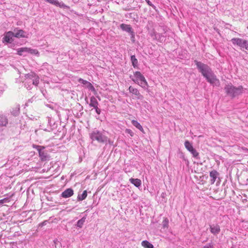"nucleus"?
I'll return each instance as SVG.
<instances>
[{"label": "nucleus", "mask_w": 248, "mask_h": 248, "mask_svg": "<svg viewBox=\"0 0 248 248\" xmlns=\"http://www.w3.org/2000/svg\"><path fill=\"white\" fill-rule=\"evenodd\" d=\"M220 227L218 225L210 226V231L214 234H217L220 232Z\"/></svg>", "instance_id": "nucleus-17"}, {"label": "nucleus", "mask_w": 248, "mask_h": 248, "mask_svg": "<svg viewBox=\"0 0 248 248\" xmlns=\"http://www.w3.org/2000/svg\"><path fill=\"white\" fill-rule=\"evenodd\" d=\"M14 194H13L10 196V197H12L14 196Z\"/></svg>", "instance_id": "nucleus-38"}, {"label": "nucleus", "mask_w": 248, "mask_h": 248, "mask_svg": "<svg viewBox=\"0 0 248 248\" xmlns=\"http://www.w3.org/2000/svg\"><path fill=\"white\" fill-rule=\"evenodd\" d=\"M39 83V80L37 78H34L33 80H25L24 81V84L25 87L28 90H30L32 89V85L37 86Z\"/></svg>", "instance_id": "nucleus-6"}, {"label": "nucleus", "mask_w": 248, "mask_h": 248, "mask_svg": "<svg viewBox=\"0 0 248 248\" xmlns=\"http://www.w3.org/2000/svg\"><path fill=\"white\" fill-rule=\"evenodd\" d=\"M87 88L90 90H91L92 91H95V89H94V87L93 86V85L90 82H89L88 83V84L87 85Z\"/></svg>", "instance_id": "nucleus-31"}, {"label": "nucleus", "mask_w": 248, "mask_h": 248, "mask_svg": "<svg viewBox=\"0 0 248 248\" xmlns=\"http://www.w3.org/2000/svg\"><path fill=\"white\" fill-rule=\"evenodd\" d=\"M87 197V190H84L81 195H78L77 199L78 201H81L85 199Z\"/></svg>", "instance_id": "nucleus-25"}, {"label": "nucleus", "mask_w": 248, "mask_h": 248, "mask_svg": "<svg viewBox=\"0 0 248 248\" xmlns=\"http://www.w3.org/2000/svg\"><path fill=\"white\" fill-rule=\"evenodd\" d=\"M78 81H79V82H80L83 84H84V85H88V83H89V82H88V81L84 80L82 78H79L78 79Z\"/></svg>", "instance_id": "nucleus-32"}, {"label": "nucleus", "mask_w": 248, "mask_h": 248, "mask_svg": "<svg viewBox=\"0 0 248 248\" xmlns=\"http://www.w3.org/2000/svg\"><path fill=\"white\" fill-rule=\"evenodd\" d=\"M185 146L186 149L189 151L194 157H197L199 155V153L193 148L192 144L188 141H186L185 143Z\"/></svg>", "instance_id": "nucleus-8"}, {"label": "nucleus", "mask_w": 248, "mask_h": 248, "mask_svg": "<svg viewBox=\"0 0 248 248\" xmlns=\"http://www.w3.org/2000/svg\"><path fill=\"white\" fill-rule=\"evenodd\" d=\"M25 77V80H33L34 78H37V79L39 80V77L34 72H31L30 73L26 74Z\"/></svg>", "instance_id": "nucleus-16"}, {"label": "nucleus", "mask_w": 248, "mask_h": 248, "mask_svg": "<svg viewBox=\"0 0 248 248\" xmlns=\"http://www.w3.org/2000/svg\"><path fill=\"white\" fill-rule=\"evenodd\" d=\"M141 246L144 248H154L153 245L147 240L143 241L141 242Z\"/></svg>", "instance_id": "nucleus-23"}, {"label": "nucleus", "mask_w": 248, "mask_h": 248, "mask_svg": "<svg viewBox=\"0 0 248 248\" xmlns=\"http://www.w3.org/2000/svg\"><path fill=\"white\" fill-rule=\"evenodd\" d=\"M243 48H245L246 50L248 51V41H246V42L244 44V46Z\"/></svg>", "instance_id": "nucleus-34"}, {"label": "nucleus", "mask_w": 248, "mask_h": 248, "mask_svg": "<svg viewBox=\"0 0 248 248\" xmlns=\"http://www.w3.org/2000/svg\"><path fill=\"white\" fill-rule=\"evenodd\" d=\"M217 175H218V172L215 170H213L210 172V176L211 178V182L212 184H213L215 183V182L217 178Z\"/></svg>", "instance_id": "nucleus-19"}, {"label": "nucleus", "mask_w": 248, "mask_h": 248, "mask_svg": "<svg viewBox=\"0 0 248 248\" xmlns=\"http://www.w3.org/2000/svg\"><path fill=\"white\" fill-rule=\"evenodd\" d=\"M90 138L92 140H104L103 134L98 130H94L91 133Z\"/></svg>", "instance_id": "nucleus-10"}, {"label": "nucleus", "mask_w": 248, "mask_h": 248, "mask_svg": "<svg viewBox=\"0 0 248 248\" xmlns=\"http://www.w3.org/2000/svg\"><path fill=\"white\" fill-rule=\"evenodd\" d=\"M34 148H36L39 152V157L42 161H46L48 159V155L44 151H42L44 149V147L36 145L33 146Z\"/></svg>", "instance_id": "nucleus-5"}, {"label": "nucleus", "mask_w": 248, "mask_h": 248, "mask_svg": "<svg viewBox=\"0 0 248 248\" xmlns=\"http://www.w3.org/2000/svg\"><path fill=\"white\" fill-rule=\"evenodd\" d=\"M224 90L227 95L233 98L242 94L244 92V88L242 86L235 87L232 83L226 85Z\"/></svg>", "instance_id": "nucleus-2"}, {"label": "nucleus", "mask_w": 248, "mask_h": 248, "mask_svg": "<svg viewBox=\"0 0 248 248\" xmlns=\"http://www.w3.org/2000/svg\"><path fill=\"white\" fill-rule=\"evenodd\" d=\"M14 36V32L9 31L6 33L4 37L2 38V42L11 43L13 41V37Z\"/></svg>", "instance_id": "nucleus-9"}, {"label": "nucleus", "mask_w": 248, "mask_h": 248, "mask_svg": "<svg viewBox=\"0 0 248 248\" xmlns=\"http://www.w3.org/2000/svg\"><path fill=\"white\" fill-rule=\"evenodd\" d=\"M98 105V103L95 98V97L93 96H92L90 98V103L89 104V106L91 107L97 108Z\"/></svg>", "instance_id": "nucleus-20"}, {"label": "nucleus", "mask_w": 248, "mask_h": 248, "mask_svg": "<svg viewBox=\"0 0 248 248\" xmlns=\"http://www.w3.org/2000/svg\"><path fill=\"white\" fill-rule=\"evenodd\" d=\"M85 218L83 217L81 219H79L77 222V226L79 228H81L85 222Z\"/></svg>", "instance_id": "nucleus-27"}, {"label": "nucleus", "mask_w": 248, "mask_h": 248, "mask_svg": "<svg viewBox=\"0 0 248 248\" xmlns=\"http://www.w3.org/2000/svg\"><path fill=\"white\" fill-rule=\"evenodd\" d=\"M10 113L11 115L16 117L20 113V106L16 105L15 107L10 109Z\"/></svg>", "instance_id": "nucleus-14"}, {"label": "nucleus", "mask_w": 248, "mask_h": 248, "mask_svg": "<svg viewBox=\"0 0 248 248\" xmlns=\"http://www.w3.org/2000/svg\"><path fill=\"white\" fill-rule=\"evenodd\" d=\"M74 194V191L72 188H67L61 194L62 197L64 198H67L71 197Z\"/></svg>", "instance_id": "nucleus-13"}, {"label": "nucleus", "mask_w": 248, "mask_h": 248, "mask_svg": "<svg viewBox=\"0 0 248 248\" xmlns=\"http://www.w3.org/2000/svg\"><path fill=\"white\" fill-rule=\"evenodd\" d=\"M10 202V199L9 198H4L1 200H0V204H2L5 202Z\"/></svg>", "instance_id": "nucleus-30"}, {"label": "nucleus", "mask_w": 248, "mask_h": 248, "mask_svg": "<svg viewBox=\"0 0 248 248\" xmlns=\"http://www.w3.org/2000/svg\"><path fill=\"white\" fill-rule=\"evenodd\" d=\"M247 40L239 38H233L232 39L231 41L233 45H236L240 46L241 49L244 47V44Z\"/></svg>", "instance_id": "nucleus-11"}, {"label": "nucleus", "mask_w": 248, "mask_h": 248, "mask_svg": "<svg viewBox=\"0 0 248 248\" xmlns=\"http://www.w3.org/2000/svg\"><path fill=\"white\" fill-rule=\"evenodd\" d=\"M14 36L17 38H28V34L26 32L18 28H16L14 31Z\"/></svg>", "instance_id": "nucleus-7"}, {"label": "nucleus", "mask_w": 248, "mask_h": 248, "mask_svg": "<svg viewBox=\"0 0 248 248\" xmlns=\"http://www.w3.org/2000/svg\"><path fill=\"white\" fill-rule=\"evenodd\" d=\"M129 91L130 93L135 95L137 97L138 99L142 98V97H143L142 95H141L140 94L139 90L137 89L134 88L132 86H131L129 87Z\"/></svg>", "instance_id": "nucleus-15"}, {"label": "nucleus", "mask_w": 248, "mask_h": 248, "mask_svg": "<svg viewBox=\"0 0 248 248\" xmlns=\"http://www.w3.org/2000/svg\"><path fill=\"white\" fill-rule=\"evenodd\" d=\"M202 248H210L208 246H204Z\"/></svg>", "instance_id": "nucleus-37"}, {"label": "nucleus", "mask_w": 248, "mask_h": 248, "mask_svg": "<svg viewBox=\"0 0 248 248\" xmlns=\"http://www.w3.org/2000/svg\"><path fill=\"white\" fill-rule=\"evenodd\" d=\"M135 78H130L135 83L138 84L142 88L146 89L148 87V83L144 77L141 74L140 72L136 71L134 73Z\"/></svg>", "instance_id": "nucleus-3"}, {"label": "nucleus", "mask_w": 248, "mask_h": 248, "mask_svg": "<svg viewBox=\"0 0 248 248\" xmlns=\"http://www.w3.org/2000/svg\"><path fill=\"white\" fill-rule=\"evenodd\" d=\"M129 181L136 187H139L141 184V180L138 178H130Z\"/></svg>", "instance_id": "nucleus-21"}, {"label": "nucleus", "mask_w": 248, "mask_h": 248, "mask_svg": "<svg viewBox=\"0 0 248 248\" xmlns=\"http://www.w3.org/2000/svg\"><path fill=\"white\" fill-rule=\"evenodd\" d=\"M155 38L156 39H158V41L160 42H164L166 40V36L162 34L155 33Z\"/></svg>", "instance_id": "nucleus-22"}, {"label": "nucleus", "mask_w": 248, "mask_h": 248, "mask_svg": "<svg viewBox=\"0 0 248 248\" xmlns=\"http://www.w3.org/2000/svg\"><path fill=\"white\" fill-rule=\"evenodd\" d=\"M8 124L7 116L3 113H0V126L6 127Z\"/></svg>", "instance_id": "nucleus-12"}, {"label": "nucleus", "mask_w": 248, "mask_h": 248, "mask_svg": "<svg viewBox=\"0 0 248 248\" xmlns=\"http://www.w3.org/2000/svg\"><path fill=\"white\" fill-rule=\"evenodd\" d=\"M146 3L150 6L152 7L154 9L155 8V6L149 0H145Z\"/></svg>", "instance_id": "nucleus-33"}, {"label": "nucleus", "mask_w": 248, "mask_h": 248, "mask_svg": "<svg viewBox=\"0 0 248 248\" xmlns=\"http://www.w3.org/2000/svg\"><path fill=\"white\" fill-rule=\"evenodd\" d=\"M126 131L127 132V133L130 134L132 136V131L131 130H130V129H126Z\"/></svg>", "instance_id": "nucleus-36"}, {"label": "nucleus", "mask_w": 248, "mask_h": 248, "mask_svg": "<svg viewBox=\"0 0 248 248\" xmlns=\"http://www.w3.org/2000/svg\"><path fill=\"white\" fill-rule=\"evenodd\" d=\"M133 66L134 68H138V62L135 55H132L130 58Z\"/></svg>", "instance_id": "nucleus-24"}, {"label": "nucleus", "mask_w": 248, "mask_h": 248, "mask_svg": "<svg viewBox=\"0 0 248 248\" xmlns=\"http://www.w3.org/2000/svg\"><path fill=\"white\" fill-rule=\"evenodd\" d=\"M132 124L141 131H143V128L140 124L136 120H132Z\"/></svg>", "instance_id": "nucleus-26"}, {"label": "nucleus", "mask_w": 248, "mask_h": 248, "mask_svg": "<svg viewBox=\"0 0 248 248\" xmlns=\"http://www.w3.org/2000/svg\"><path fill=\"white\" fill-rule=\"evenodd\" d=\"M28 52V47H21L17 49V54L20 56H26Z\"/></svg>", "instance_id": "nucleus-18"}, {"label": "nucleus", "mask_w": 248, "mask_h": 248, "mask_svg": "<svg viewBox=\"0 0 248 248\" xmlns=\"http://www.w3.org/2000/svg\"><path fill=\"white\" fill-rule=\"evenodd\" d=\"M38 53V51L36 49H33L28 48V53L31 54H36Z\"/></svg>", "instance_id": "nucleus-29"}, {"label": "nucleus", "mask_w": 248, "mask_h": 248, "mask_svg": "<svg viewBox=\"0 0 248 248\" xmlns=\"http://www.w3.org/2000/svg\"><path fill=\"white\" fill-rule=\"evenodd\" d=\"M194 63L196 65L199 71L201 73L208 82L214 86H219V80L217 78V76L208 65L197 60H195Z\"/></svg>", "instance_id": "nucleus-1"}, {"label": "nucleus", "mask_w": 248, "mask_h": 248, "mask_svg": "<svg viewBox=\"0 0 248 248\" xmlns=\"http://www.w3.org/2000/svg\"><path fill=\"white\" fill-rule=\"evenodd\" d=\"M46 130L39 129L35 131V134L37 135L39 134H43L44 133L46 132Z\"/></svg>", "instance_id": "nucleus-28"}, {"label": "nucleus", "mask_w": 248, "mask_h": 248, "mask_svg": "<svg viewBox=\"0 0 248 248\" xmlns=\"http://www.w3.org/2000/svg\"><path fill=\"white\" fill-rule=\"evenodd\" d=\"M94 108L95 109V111L98 114H100V113H101V110L100 108H98V106L97 107V108Z\"/></svg>", "instance_id": "nucleus-35"}, {"label": "nucleus", "mask_w": 248, "mask_h": 248, "mask_svg": "<svg viewBox=\"0 0 248 248\" xmlns=\"http://www.w3.org/2000/svg\"><path fill=\"white\" fill-rule=\"evenodd\" d=\"M120 28L123 31L129 33L131 35V40L134 41L135 38V33L132 28L130 25L122 23L120 24Z\"/></svg>", "instance_id": "nucleus-4"}]
</instances>
